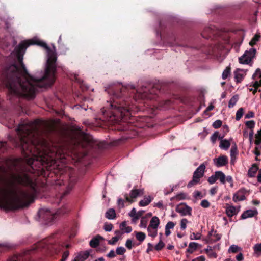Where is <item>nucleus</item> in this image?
<instances>
[{"mask_svg":"<svg viewBox=\"0 0 261 261\" xmlns=\"http://www.w3.org/2000/svg\"><path fill=\"white\" fill-rule=\"evenodd\" d=\"M192 210V208L186 203H181L176 207V211L182 216H191Z\"/></svg>","mask_w":261,"mask_h":261,"instance_id":"obj_11","label":"nucleus"},{"mask_svg":"<svg viewBox=\"0 0 261 261\" xmlns=\"http://www.w3.org/2000/svg\"><path fill=\"white\" fill-rule=\"evenodd\" d=\"M113 228V225L111 223H105L104 224L103 228L106 231H111Z\"/></svg>","mask_w":261,"mask_h":261,"instance_id":"obj_46","label":"nucleus"},{"mask_svg":"<svg viewBox=\"0 0 261 261\" xmlns=\"http://www.w3.org/2000/svg\"><path fill=\"white\" fill-rule=\"evenodd\" d=\"M245 125L247 128L252 129L255 127V123L254 120H249L245 122Z\"/></svg>","mask_w":261,"mask_h":261,"instance_id":"obj_42","label":"nucleus"},{"mask_svg":"<svg viewBox=\"0 0 261 261\" xmlns=\"http://www.w3.org/2000/svg\"><path fill=\"white\" fill-rule=\"evenodd\" d=\"M176 198L178 200H184L187 198V195L185 193H181L177 194Z\"/></svg>","mask_w":261,"mask_h":261,"instance_id":"obj_48","label":"nucleus"},{"mask_svg":"<svg viewBox=\"0 0 261 261\" xmlns=\"http://www.w3.org/2000/svg\"><path fill=\"white\" fill-rule=\"evenodd\" d=\"M246 75V71L244 69H237L234 71V79L237 83H240Z\"/></svg>","mask_w":261,"mask_h":261,"instance_id":"obj_18","label":"nucleus"},{"mask_svg":"<svg viewBox=\"0 0 261 261\" xmlns=\"http://www.w3.org/2000/svg\"><path fill=\"white\" fill-rule=\"evenodd\" d=\"M76 182V178L74 176H70L67 180H64L63 179H59L55 181V186L56 187L62 186V190L63 191L61 195L60 196L61 198L67 195L72 189Z\"/></svg>","mask_w":261,"mask_h":261,"instance_id":"obj_5","label":"nucleus"},{"mask_svg":"<svg viewBox=\"0 0 261 261\" xmlns=\"http://www.w3.org/2000/svg\"><path fill=\"white\" fill-rule=\"evenodd\" d=\"M217 180V177L216 176V172L215 174L212 175L210 177H208L207 181L210 184H213L216 182Z\"/></svg>","mask_w":261,"mask_h":261,"instance_id":"obj_47","label":"nucleus"},{"mask_svg":"<svg viewBox=\"0 0 261 261\" xmlns=\"http://www.w3.org/2000/svg\"><path fill=\"white\" fill-rule=\"evenodd\" d=\"M117 204L119 208H122L124 207V200L121 198H119L117 201Z\"/></svg>","mask_w":261,"mask_h":261,"instance_id":"obj_55","label":"nucleus"},{"mask_svg":"<svg viewBox=\"0 0 261 261\" xmlns=\"http://www.w3.org/2000/svg\"><path fill=\"white\" fill-rule=\"evenodd\" d=\"M147 230L148 233V236L152 238H155L157 236L158 229L148 226Z\"/></svg>","mask_w":261,"mask_h":261,"instance_id":"obj_31","label":"nucleus"},{"mask_svg":"<svg viewBox=\"0 0 261 261\" xmlns=\"http://www.w3.org/2000/svg\"><path fill=\"white\" fill-rule=\"evenodd\" d=\"M238 151H237V147L236 144L233 145L231 147V150H230V156H231V160H233V158L236 156V155L237 154Z\"/></svg>","mask_w":261,"mask_h":261,"instance_id":"obj_37","label":"nucleus"},{"mask_svg":"<svg viewBox=\"0 0 261 261\" xmlns=\"http://www.w3.org/2000/svg\"><path fill=\"white\" fill-rule=\"evenodd\" d=\"M260 38V36L256 34L253 38L251 39V40L249 42V44L251 46H253L254 44H256V43L259 40V39Z\"/></svg>","mask_w":261,"mask_h":261,"instance_id":"obj_44","label":"nucleus"},{"mask_svg":"<svg viewBox=\"0 0 261 261\" xmlns=\"http://www.w3.org/2000/svg\"><path fill=\"white\" fill-rule=\"evenodd\" d=\"M151 92H149V90L145 87L142 88V89H139L137 90V93L134 97V99L135 100H137V98L140 99H151V97L149 95V94H151Z\"/></svg>","mask_w":261,"mask_h":261,"instance_id":"obj_13","label":"nucleus"},{"mask_svg":"<svg viewBox=\"0 0 261 261\" xmlns=\"http://www.w3.org/2000/svg\"><path fill=\"white\" fill-rule=\"evenodd\" d=\"M58 234L57 233L54 234L52 236L42 240L39 242L37 246L40 248L49 247L48 246L56 243L58 240Z\"/></svg>","mask_w":261,"mask_h":261,"instance_id":"obj_9","label":"nucleus"},{"mask_svg":"<svg viewBox=\"0 0 261 261\" xmlns=\"http://www.w3.org/2000/svg\"><path fill=\"white\" fill-rule=\"evenodd\" d=\"M143 194V189H135L130 191L129 193L130 197H129L127 194H125L124 196L126 201L132 203L134 202V199H136L138 197L142 196Z\"/></svg>","mask_w":261,"mask_h":261,"instance_id":"obj_12","label":"nucleus"},{"mask_svg":"<svg viewBox=\"0 0 261 261\" xmlns=\"http://www.w3.org/2000/svg\"><path fill=\"white\" fill-rule=\"evenodd\" d=\"M77 144L83 148L93 147L94 145V141L91 135L83 133L81 135L80 140L78 141Z\"/></svg>","mask_w":261,"mask_h":261,"instance_id":"obj_7","label":"nucleus"},{"mask_svg":"<svg viewBox=\"0 0 261 261\" xmlns=\"http://www.w3.org/2000/svg\"><path fill=\"white\" fill-rule=\"evenodd\" d=\"M116 253L113 250H111L109 253L107 255V257L109 258H114L116 256Z\"/></svg>","mask_w":261,"mask_h":261,"instance_id":"obj_58","label":"nucleus"},{"mask_svg":"<svg viewBox=\"0 0 261 261\" xmlns=\"http://www.w3.org/2000/svg\"><path fill=\"white\" fill-rule=\"evenodd\" d=\"M41 122L23 120L16 130L18 138L14 140L16 147H20L27 167L13 176L18 184L28 189L15 190L11 184L0 187V207L13 210L28 206L39 192L37 176L46 175V170H52L59 166V160L66 162V147L61 144H47L39 137Z\"/></svg>","mask_w":261,"mask_h":261,"instance_id":"obj_1","label":"nucleus"},{"mask_svg":"<svg viewBox=\"0 0 261 261\" xmlns=\"http://www.w3.org/2000/svg\"><path fill=\"white\" fill-rule=\"evenodd\" d=\"M205 258L204 256L201 255L192 260V261H205Z\"/></svg>","mask_w":261,"mask_h":261,"instance_id":"obj_61","label":"nucleus"},{"mask_svg":"<svg viewBox=\"0 0 261 261\" xmlns=\"http://www.w3.org/2000/svg\"><path fill=\"white\" fill-rule=\"evenodd\" d=\"M252 79L255 81L253 84V87L249 88L250 91H252L253 94H255L257 90V88L261 86V69H257L255 73L252 75Z\"/></svg>","mask_w":261,"mask_h":261,"instance_id":"obj_10","label":"nucleus"},{"mask_svg":"<svg viewBox=\"0 0 261 261\" xmlns=\"http://www.w3.org/2000/svg\"><path fill=\"white\" fill-rule=\"evenodd\" d=\"M257 214V211L256 209L248 210L243 212L241 216V219H246L248 218L253 217Z\"/></svg>","mask_w":261,"mask_h":261,"instance_id":"obj_19","label":"nucleus"},{"mask_svg":"<svg viewBox=\"0 0 261 261\" xmlns=\"http://www.w3.org/2000/svg\"><path fill=\"white\" fill-rule=\"evenodd\" d=\"M13 54L19 65H11L4 73L12 95L33 99L39 88L51 85L56 79L57 55L45 42L22 41Z\"/></svg>","mask_w":261,"mask_h":261,"instance_id":"obj_2","label":"nucleus"},{"mask_svg":"<svg viewBox=\"0 0 261 261\" xmlns=\"http://www.w3.org/2000/svg\"><path fill=\"white\" fill-rule=\"evenodd\" d=\"M219 135L218 132H215L211 137V141L213 143H215L218 138Z\"/></svg>","mask_w":261,"mask_h":261,"instance_id":"obj_49","label":"nucleus"},{"mask_svg":"<svg viewBox=\"0 0 261 261\" xmlns=\"http://www.w3.org/2000/svg\"><path fill=\"white\" fill-rule=\"evenodd\" d=\"M125 246L128 249H131L133 247L132 241L130 239L127 240L125 243Z\"/></svg>","mask_w":261,"mask_h":261,"instance_id":"obj_56","label":"nucleus"},{"mask_svg":"<svg viewBox=\"0 0 261 261\" xmlns=\"http://www.w3.org/2000/svg\"><path fill=\"white\" fill-rule=\"evenodd\" d=\"M206 254L208 255V256L210 258H216L217 257V254L215 252H213V251H210V252H208V253H206Z\"/></svg>","mask_w":261,"mask_h":261,"instance_id":"obj_60","label":"nucleus"},{"mask_svg":"<svg viewBox=\"0 0 261 261\" xmlns=\"http://www.w3.org/2000/svg\"><path fill=\"white\" fill-rule=\"evenodd\" d=\"M253 255L256 257H259L261 255V243H257L253 247Z\"/></svg>","mask_w":261,"mask_h":261,"instance_id":"obj_26","label":"nucleus"},{"mask_svg":"<svg viewBox=\"0 0 261 261\" xmlns=\"http://www.w3.org/2000/svg\"><path fill=\"white\" fill-rule=\"evenodd\" d=\"M101 239L102 238L99 235L93 238L89 242L90 246L92 248H96L99 245V240Z\"/></svg>","mask_w":261,"mask_h":261,"instance_id":"obj_25","label":"nucleus"},{"mask_svg":"<svg viewBox=\"0 0 261 261\" xmlns=\"http://www.w3.org/2000/svg\"><path fill=\"white\" fill-rule=\"evenodd\" d=\"M120 229L123 231V232L129 233L132 232V229L130 226H128L126 225V222L124 221L120 225Z\"/></svg>","mask_w":261,"mask_h":261,"instance_id":"obj_29","label":"nucleus"},{"mask_svg":"<svg viewBox=\"0 0 261 261\" xmlns=\"http://www.w3.org/2000/svg\"><path fill=\"white\" fill-rule=\"evenodd\" d=\"M236 259L238 261H242L243 259V256L242 253H240L236 256Z\"/></svg>","mask_w":261,"mask_h":261,"instance_id":"obj_62","label":"nucleus"},{"mask_svg":"<svg viewBox=\"0 0 261 261\" xmlns=\"http://www.w3.org/2000/svg\"><path fill=\"white\" fill-rule=\"evenodd\" d=\"M254 116V114L252 111H249L245 115V119H249L253 118Z\"/></svg>","mask_w":261,"mask_h":261,"instance_id":"obj_57","label":"nucleus"},{"mask_svg":"<svg viewBox=\"0 0 261 261\" xmlns=\"http://www.w3.org/2000/svg\"><path fill=\"white\" fill-rule=\"evenodd\" d=\"M222 121L220 120H217L213 122V126L215 128H218L222 125Z\"/></svg>","mask_w":261,"mask_h":261,"instance_id":"obj_52","label":"nucleus"},{"mask_svg":"<svg viewBox=\"0 0 261 261\" xmlns=\"http://www.w3.org/2000/svg\"><path fill=\"white\" fill-rule=\"evenodd\" d=\"M31 250H27L22 254L14 255L9 258L7 261H29V255Z\"/></svg>","mask_w":261,"mask_h":261,"instance_id":"obj_14","label":"nucleus"},{"mask_svg":"<svg viewBox=\"0 0 261 261\" xmlns=\"http://www.w3.org/2000/svg\"><path fill=\"white\" fill-rule=\"evenodd\" d=\"M106 91H108V93L112 97L110 101H107V105L101 109L102 120L112 124L127 121L133 110L129 106V101L124 97L127 92V88L119 85Z\"/></svg>","mask_w":261,"mask_h":261,"instance_id":"obj_3","label":"nucleus"},{"mask_svg":"<svg viewBox=\"0 0 261 261\" xmlns=\"http://www.w3.org/2000/svg\"><path fill=\"white\" fill-rule=\"evenodd\" d=\"M221 238V235L217 233L216 231L213 229L208 232L207 243L212 244L219 241Z\"/></svg>","mask_w":261,"mask_h":261,"instance_id":"obj_16","label":"nucleus"},{"mask_svg":"<svg viewBox=\"0 0 261 261\" xmlns=\"http://www.w3.org/2000/svg\"><path fill=\"white\" fill-rule=\"evenodd\" d=\"M210 202L207 200H203L201 201L200 203V205L204 208H207L210 206Z\"/></svg>","mask_w":261,"mask_h":261,"instance_id":"obj_54","label":"nucleus"},{"mask_svg":"<svg viewBox=\"0 0 261 261\" xmlns=\"http://www.w3.org/2000/svg\"><path fill=\"white\" fill-rule=\"evenodd\" d=\"M116 212L114 208L109 209L106 213L105 217L110 220L114 219L116 218Z\"/></svg>","mask_w":261,"mask_h":261,"instance_id":"obj_27","label":"nucleus"},{"mask_svg":"<svg viewBox=\"0 0 261 261\" xmlns=\"http://www.w3.org/2000/svg\"><path fill=\"white\" fill-rule=\"evenodd\" d=\"M160 223V221L159 218L156 216H154L151 218L148 226L158 229Z\"/></svg>","mask_w":261,"mask_h":261,"instance_id":"obj_24","label":"nucleus"},{"mask_svg":"<svg viewBox=\"0 0 261 261\" xmlns=\"http://www.w3.org/2000/svg\"><path fill=\"white\" fill-rule=\"evenodd\" d=\"M232 141V139H230V140L223 139L220 142V144L219 145V147L220 148L224 149L225 150H227L230 147L231 145V142Z\"/></svg>","mask_w":261,"mask_h":261,"instance_id":"obj_22","label":"nucleus"},{"mask_svg":"<svg viewBox=\"0 0 261 261\" xmlns=\"http://www.w3.org/2000/svg\"><path fill=\"white\" fill-rule=\"evenodd\" d=\"M90 255V252L88 250L81 251L75 255L72 261H85Z\"/></svg>","mask_w":261,"mask_h":261,"instance_id":"obj_17","label":"nucleus"},{"mask_svg":"<svg viewBox=\"0 0 261 261\" xmlns=\"http://www.w3.org/2000/svg\"><path fill=\"white\" fill-rule=\"evenodd\" d=\"M119 239V237H113L111 240L108 241V244L110 245H115Z\"/></svg>","mask_w":261,"mask_h":261,"instance_id":"obj_50","label":"nucleus"},{"mask_svg":"<svg viewBox=\"0 0 261 261\" xmlns=\"http://www.w3.org/2000/svg\"><path fill=\"white\" fill-rule=\"evenodd\" d=\"M188 223V221L187 219H182L180 221V229L185 230L187 227V224Z\"/></svg>","mask_w":261,"mask_h":261,"instance_id":"obj_45","label":"nucleus"},{"mask_svg":"<svg viewBox=\"0 0 261 261\" xmlns=\"http://www.w3.org/2000/svg\"><path fill=\"white\" fill-rule=\"evenodd\" d=\"M148 223V219L146 217H143L141 219L140 223L139 224V226L141 228H146L147 227Z\"/></svg>","mask_w":261,"mask_h":261,"instance_id":"obj_38","label":"nucleus"},{"mask_svg":"<svg viewBox=\"0 0 261 261\" xmlns=\"http://www.w3.org/2000/svg\"><path fill=\"white\" fill-rule=\"evenodd\" d=\"M238 212L239 210H237L234 206H229L226 208V213L229 217L236 215Z\"/></svg>","mask_w":261,"mask_h":261,"instance_id":"obj_21","label":"nucleus"},{"mask_svg":"<svg viewBox=\"0 0 261 261\" xmlns=\"http://www.w3.org/2000/svg\"><path fill=\"white\" fill-rule=\"evenodd\" d=\"M238 99L239 97L238 95L233 96L229 101L228 107L229 108L233 107L236 105L237 102L238 101Z\"/></svg>","mask_w":261,"mask_h":261,"instance_id":"obj_34","label":"nucleus"},{"mask_svg":"<svg viewBox=\"0 0 261 261\" xmlns=\"http://www.w3.org/2000/svg\"><path fill=\"white\" fill-rule=\"evenodd\" d=\"M69 211L70 208L67 205L64 206L62 208L58 210L56 213L51 212L48 208H42L39 210L38 216L40 219L49 223L53 222L57 216L65 214Z\"/></svg>","mask_w":261,"mask_h":261,"instance_id":"obj_4","label":"nucleus"},{"mask_svg":"<svg viewBox=\"0 0 261 261\" xmlns=\"http://www.w3.org/2000/svg\"><path fill=\"white\" fill-rule=\"evenodd\" d=\"M256 53V49L251 48L246 50L243 56L239 58V62L243 64H249L254 58Z\"/></svg>","mask_w":261,"mask_h":261,"instance_id":"obj_8","label":"nucleus"},{"mask_svg":"<svg viewBox=\"0 0 261 261\" xmlns=\"http://www.w3.org/2000/svg\"><path fill=\"white\" fill-rule=\"evenodd\" d=\"M232 198L233 200L235 202L244 200L245 199V196L244 195L243 190L242 189L239 190L237 192L233 194Z\"/></svg>","mask_w":261,"mask_h":261,"instance_id":"obj_20","label":"nucleus"},{"mask_svg":"<svg viewBox=\"0 0 261 261\" xmlns=\"http://www.w3.org/2000/svg\"><path fill=\"white\" fill-rule=\"evenodd\" d=\"M215 172L217 180H219L221 184H224L225 183L226 179V176L224 173L220 171H216Z\"/></svg>","mask_w":261,"mask_h":261,"instance_id":"obj_28","label":"nucleus"},{"mask_svg":"<svg viewBox=\"0 0 261 261\" xmlns=\"http://www.w3.org/2000/svg\"><path fill=\"white\" fill-rule=\"evenodd\" d=\"M175 224L172 222H168L165 226V229H173L175 226Z\"/></svg>","mask_w":261,"mask_h":261,"instance_id":"obj_53","label":"nucleus"},{"mask_svg":"<svg viewBox=\"0 0 261 261\" xmlns=\"http://www.w3.org/2000/svg\"><path fill=\"white\" fill-rule=\"evenodd\" d=\"M135 233L136 238L138 241L142 242L145 240L146 235L144 232L135 231Z\"/></svg>","mask_w":261,"mask_h":261,"instance_id":"obj_33","label":"nucleus"},{"mask_svg":"<svg viewBox=\"0 0 261 261\" xmlns=\"http://www.w3.org/2000/svg\"><path fill=\"white\" fill-rule=\"evenodd\" d=\"M241 250V248L236 245H232L228 250L229 253H236Z\"/></svg>","mask_w":261,"mask_h":261,"instance_id":"obj_35","label":"nucleus"},{"mask_svg":"<svg viewBox=\"0 0 261 261\" xmlns=\"http://www.w3.org/2000/svg\"><path fill=\"white\" fill-rule=\"evenodd\" d=\"M230 74V68L227 67L223 71L222 75V77L223 80L226 79Z\"/></svg>","mask_w":261,"mask_h":261,"instance_id":"obj_40","label":"nucleus"},{"mask_svg":"<svg viewBox=\"0 0 261 261\" xmlns=\"http://www.w3.org/2000/svg\"><path fill=\"white\" fill-rule=\"evenodd\" d=\"M205 166L201 164L194 172L192 179L188 184L187 187L191 188L200 182V178L204 175Z\"/></svg>","mask_w":261,"mask_h":261,"instance_id":"obj_6","label":"nucleus"},{"mask_svg":"<svg viewBox=\"0 0 261 261\" xmlns=\"http://www.w3.org/2000/svg\"><path fill=\"white\" fill-rule=\"evenodd\" d=\"M201 234L199 232H193L191 233L190 236V239L191 240H199L201 238Z\"/></svg>","mask_w":261,"mask_h":261,"instance_id":"obj_41","label":"nucleus"},{"mask_svg":"<svg viewBox=\"0 0 261 261\" xmlns=\"http://www.w3.org/2000/svg\"><path fill=\"white\" fill-rule=\"evenodd\" d=\"M258 170V167L256 164H253L252 166L249 169L247 175L250 177H253L255 176L256 172Z\"/></svg>","mask_w":261,"mask_h":261,"instance_id":"obj_23","label":"nucleus"},{"mask_svg":"<svg viewBox=\"0 0 261 261\" xmlns=\"http://www.w3.org/2000/svg\"><path fill=\"white\" fill-rule=\"evenodd\" d=\"M193 197L196 199L198 197L201 198L202 196L201 192L198 191H195L193 193Z\"/></svg>","mask_w":261,"mask_h":261,"instance_id":"obj_59","label":"nucleus"},{"mask_svg":"<svg viewBox=\"0 0 261 261\" xmlns=\"http://www.w3.org/2000/svg\"><path fill=\"white\" fill-rule=\"evenodd\" d=\"M255 144L257 146L261 144V129L258 130L255 135Z\"/></svg>","mask_w":261,"mask_h":261,"instance_id":"obj_36","label":"nucleus"},{"mask_svg":"<svg viewBox=\"0 0 261 261\" xmlns=\"http://www.w3.org/2000/svg\"><path fill=\"white\" fill-rule=\"evenodd\" d=\"M227 181L228 182L230 183L231 185L232 186L233 180L231 176H227V177H226L225 181Z\"/></svg>","mask_w":261,"mask_h":261,"instance_id":"obj_63","label":"nucleus"},{"mask_svg":"<svg viewBox=\"0 0 261 261\" xmlns=\"http://www.w3.org/2000/svg\"><path fill=\"white\" fill-rule=\"evenodd\" d=\"M151 201V198L150 196H148L147 197H145L143 199L141 200L139 203V205L140 206H145L148 205Z\"/></svg>","mask_w":261,"mask_h":261,"instance_id":"obj_32","label":"nucleus"},{"mask_svg":"<svg viewBox=\"0 0 261 261\" xmlns=\"http://www.w3.org/2000/svg\"><path fill=\"white\" fill-rule=\"evenodd\" d=\"M126 249L123 247H118L116 248V253L117 255H123L126 252Z\"/></svg>","mask_w":261,"mask_h":261,"instance_id":"obj_43","label":"nucleus"},{"mask_svg":"<svg viewBox=\"0 0 261 261\" xmlns=\"http://www.w3.org/2000/svg\"><path fill=\"white\" fill-rule=\"evenodd\" d=\"M244 114V109L243 108H239L236 112V120L239 121L240 120Z\"/></svg>","mask_w":261,"mask_h":261,"instance_id":"obj_39","label":"nucleus"},{"mask_svg":"<svg viewBox=\"0 0 261 261\" xmlns=\"http://www.w3.org/2000/svg\"><path fill=\"white\" fill-rule=\"evenodd\" d=\"M214 164L217 167L226 165L228 163V158L226 155H221L213 160Z\"/></svg>","mask_w":261,"mask_h":261,"instance_id":"obj_15","label":"nucleus"},{"mask_svg":"<svg viewBox=\"0 0 261 261\" xmlns=\"http://www.w3.org/2000/svg\"><path fill=\"white\" fill-rule=\"evenodd\" d=\"M155 205L160 208H163V203L162 201H160L155 204Z\"/></svg>","mask_w":261,"mask_h":261,"instance_id":"obj_64","label":"nucleus"},{"mask_svg":"<svg viewBox=\"0 0 261 261\" xmlns=\"http://www.w3.org/2000/svg\"><path fill=\"white\" fill-rule=\"evenodd\" d=\"M198 244L196 242H191L189 243L188 248L187 249V252L189 253H192L196 250L198 247Z\"/></svg>","mask_w":261,"mask_h":261,"instance_id":"obj_30","label":"nucleus"},{"mask_svg":"<svg viewBox=\"0 0 261 261\" xmlns=\"http://www.w3.org/2000/svg\"><path fill=\"white\" fill-rule=\"evenodd\" d=\"M164 243L162 241H160L155 246V249L156 250H161L164 247Z\"/></svg>","mask_w":261,"mask_h":261,"instance_id":"obj_51","label":"nucleus"}]
</instances>
